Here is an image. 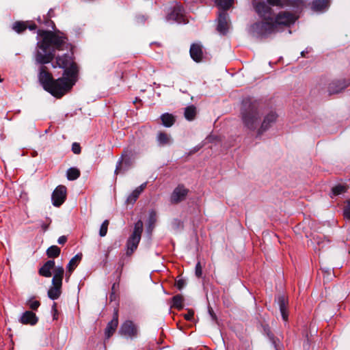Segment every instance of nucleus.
<instances>
[{"instance_id": "1", "label": "nucleus", "mask_w": 350, "mask_h": 350, "mask_svg": "<svg viewBox=\"0 0 350 350\" xmlns=\"http://www.w3.org/2000/svg\"><path fill=\"white\" fill-rule=\"evenodd\" d=\"M240 117L244 129L256 132L258 137L275 122L278 116L272 111L264 115L262 107L257 102L245 99L242 103Z\"/></svg>"}, {"instance_id": "2", "label": "nucleus", "mask_w": 350, "mask_h": 350, "mask_svg": "<svg viewBox=\"0 0 350 350\" xmlns=\"http://www.w3.org/2000/svg\"><path fill=\"white\" fill-rule=\"evenodd\" d=\"M42 40L38 42L35 59L37 64H45L51 62L54 57L55 49L62 50L66 44V38L50 31H40Z\"/></svg>"}, {"instance_id": "3", "label": "nucleus", "mask_w": 350, "mask_h": 350, "mask_svg": "<svg viewBox=\"0 0 350 350\" xmlns=\"http://www.w3.org/2000/svg\"><path fill=\"white\" fill-rule=\"evenodd\" d=\"M44 66H41L38 74V79L44 89L50 92L53 96L60 98L69 91L74 85L73 81L62 77L56 80L53 79L52 75L46 71Z\"/></svg>"}, {"instance_id": "4", "label": "nucleus", "mask_w": 350, "mask_h": 350, "mask_svg": "<svg viewBox=\"0 0 350 350\" xmlns=\"http://www.w3.org/2000/svg\"><path fill=\"white\" fill-rule=\"evenodd\" d=\"M57 66L64 69L63 77H66L69 81H73L74 84L77 81V68L69 54L58 56L56 58Z\"/></svg>"}, {"instance_id": "5", "label": "nucleus", "mask_w": 350, "mask_h": 350, "mask_svg": "<svg viewBox=\"0 0 350 350\" xmlns=\"http://www.w3.org/2000/svg\"><path fill=\"white\" fill-rule=\"evenodd\" d=\"M250 33L256 38H263L275 32V25L273 21H265L255 23L249 29Z\"/></svg>"}, {"instance_id": "6", "label": "nucleus", "mask_w": 350, "mask_h": 350, "mask_svg": "<svg viewBox=\"0 0 350 350\" xmlns=\"http://www.w3.org/2000/svg\"><path fill=\"white\" fill-rule=\"evenodd\" d=\"M143 222L141 219L138 220L134 225V228L131 236L126 242V254L131 255L137 248L138 244L141 240L143 232Z\"/></svg>"}, {"instance_id": "7", "label": "nucleus", "mask_w": 350, "mask_h": 350, "mask_svg": "<svg viewBox=\"0 0 350 350\" xmlns=\"http://www.w3.org/2000/svg\"><path fill=\"white\" fill-rule=\"evenodd\" d=\"M118 334L125 338L134 340L139 335V326L133 321L126 320L121 324Z\"/></svg>"}, {"instance_id": "8", "label": "nucleus", "mask_w": 350, "mask_h": 350, "mask_svg": "<svg viewBox=\"0 0 350 350\" xmlns=\"http://www.w3.org/2000/svg\"><path fill=\"white\" fill-rule=\"evenodd\" d=\"M253 5L257 14L265 21H273L272 9L264 1L254 0Z\"/></svg>"}, {"instance_id": "9", "label": "nucleus", "mask_w": 350, "mask_h": 350, "mask_svg": "<svg viewBox=\"0 0 350 350\" xmlns=\"http://www.w3.org/2000/svg\"><path fill=\"white\" fill-rule=\"evenodd\" d=\"M66 198V187L64 185H59L53 191L51 196L53 204L55 206L62 205Z\"/></svg>"}, {"instance_id": "10", "label": "nucleus", "mask_w": 350, "mask_h": 350, "mask_svg": "<svg viewBox=\"0 0 350 350\" xmlns=\"http://www.w3.org/2000/svg\"><path fill=\"white\" fill-rule=\"evenodd\" d=\"M296 20V17L286 12H282L279 13L275 19H273V23L275 25V29L278 25H289L293 23Z\"/></svg>"}, {"instance_id": "11", "label": "nucleus", "mask_w": 350, "mask_h": 350, "mask_svg": "<svg viewBox=\"0 0 350 350\" xmlns=\"http://www.w3.org/2000/svg\"><path fill=\"white\" fill-rule=\"evenodd\" d=\"M350 84V80H337L329 84L328 92L329 94H338Z\"/></svg>"}, {"instance_id": "12", "label": "nucleus", "mask_w": 350, "mask_h": 350, "mask_svg": "<svg viewBox=\"0 0 350 350\" xmlns=\"http://www.w3.org/2000/svg\"><path fill=\"white\" fill-rule=\"evenodd\" d=\"M187 193L188 189H187L183 185H178L174 189L171 195V202L173 204H177L184 200Z\"/></svg>"}, {"instance_id": "13", "label": "nucleus", "mask_w": 350, "mask_h": 350, "mask_svg": "<svg viewBox=\"0 0 350 350\" xmlns=\"http://www.w3.org/2000/svg\"><path fill=\"white\" fill-rule=\"evenodd\" d=\"M167 21L176 22L178 23H185L183 10L181 6L176 5L166 17Z\"/></svg>"}, {"instance_id": "14", "label": "nucleus", "mask_w": 350, "mask_h": 350, "mask_svg": "<svg viewBox=\"0 0 350 350\" xmlns=\"http://www.w3.org/2000/svg\"><path fill=\"white\" fill-rule=\"evenodd\" d=\"M118 325V311L115 310L111 321H110L105 329V338L109 339L115 332Z\"/></svg>"}, {"instance_id": "15", "label": "nucleus", "mask_w": 350, "mask_h": 350, "mask_svg": "<svg viewBox=\"0 0 350 350\" xmlns=\"http://www.w3.org/2000/svg\"><path fill=\"white\" fill-rule=\"evenodd\" d=\"M228 29V14L223 12L219 14L217 30L222 35H225Z\"/></svg>"}, {"instance_id": "16", "label": "nucleus", "mask_w": 350, "mask_h": 350, "mask_svg": "<svg viewBox=\"0 0 350 350\" xmlns=\"http://www.w3.org/2000/svg\"><path fill=\"white\" fill-rule=\"evenodd\" d=\"M38 318L32 311H25L19 319V321L24 325H34L38 323Z\"/></svg>"}, {"instance_id": "17", "label": "nucleus", "mask_w": 350, "mask_h": 350, "mask_svg": "<svg viewBox=\"0 0 350 350\" xmlns=\"http://www.w3.org/2000/svg\"><path fill=\"white\" fill-rule=\"evenodd\" d=\"M330 5V0H314L311 3V9L317 12H325Z\"/></svg>"}, {"instance_id": "18", "label": "nucleus", "mask_w": 350, "mask_h": 350, "mask_svg": "<svg viewBox=\"0 0 350 350\" xmlns=\"http://www.w3.org/2000/svg\"><path fill=\"white\" fill-rule=\"evenodd\" d=\"M190 55L195 62H200L202 57V50L201 46L198 44H193L190 48Z\"/></svg>"}, {"instance_id": "19", "label": "nucleus", "mask_w": 350, "mask_h": 350, "mask_svg": "<svg viewBox=\"0 0 350 350\" xmlns=\"http://www.w3.org/2000/svg\"><path fill=\"white\" fill-rule=\"evenodd\" d=\"M147 185V183H144L140 186L137 187L127 198L126 202L129 204H133L137 199L138 198L139 196L141 194V193L144 190Z\"/></svg>"}, {"instance_id": "20", "label": "nucleus", "mask_w": 350, "mask_h": 350, "mask_svg": "<svg viewBox=\"0 0 350 350\" xmlns=\"http://www.w3.org/2000/svg\"><path fill=\"white\" fill-rule=\"evenodd\" d=\"M157 142L160 146H169L172 144V137L163 132H159L157 135Z\"/></svg>"}, {"instance_id": "21", "label": "nucleus", "mask_w": 350, "mask_h": 350, "mask_svg": "<svg viewBox=\"0 0 350 350\" xmlns=\"http://www.w3.org/2000/svg\"><path fill=\"white\" fill-rule=\"evenodd\" d=\"M278 305L282 319L286 321L288 320L287 301L284 296L282 295L278 297Z\"/></svg>"}, {"instance_id": "22", "label": "nucleus", "mask_w": 350, "mask_h": 350, "mask_svg": "<svg viewBox=\"0 0 350 350\" xmlns=\"http://www.w3.org/2000/svg\"><path fill=\"white\" fill-rule=\"evenodd\" d=\"M157 222V213L154 210H151L149 212V217L147 221L146 230L148 233H151L154 225Z\"/></svg>"}, {"instance_id": "23", "label": "nucleus", "mask_w": 350, "mask_h": 350, "mask_svg": "<svg viewBox=\"0 0 350 350\" xmlns=\"http://www.w3.org/2000/svg\"><path fill=\"white\" fill-rule=\"evenodd\" d=\"M162 124L165 127L172 126L175 122L174 116L170 113H165L161 116Z\"/></svg>"}, {"instance_id": "24", "label": "nucleus", "mask_w": 350, "mask_h": 350, "mask_svg": "<svg viewBox=\"0 0 350 350\" xmlns=\"http://www.w3.org/2000/svg\"><path fill=\"white\" fill-rule=\"evenodd\" d=\"M183 301H184V299L181 295L178 294L176 295H174L172 298L171 307L175 308L178 310H181L184 306Z\"/></svg>"}, {"instance_id": "25", "label": "nucleus", "mask_w": 350, "mask_h": 350, "mask_svg": "<svg viewBox=\"0 0 350 350\" xmlns=\"http://www.w3.org/2000/svg\"><path fill=\"white\" fill-rule=\"evenodd\" d=\"M55 264H44V265L39 269L40 275L49 278L52 275V269L54 268Z\"/></svg>"}, {"instance_id": "26", "label": "nucleus", "mask_w": 350, "mask_h": 350, "mask_svg": "<svg viewBox=\"0 0 350 350\" xmlns=\"http://www.w3.org/2000/svg\"><path fill=\"white\" fill-rule=\"evenodd\" d=\"M196 115V109L193 105L188 106L185 109V118L189 120H193Z\"/></svg>"}, {"instance_id": "27", "label": "nucleus", "mask_w": 350, "mask_h": 350, "mask_svg": "<svg viewBox=\"0 0 350 350\" xmlns=\"http://www.w3.org/2000/svg\"><path fill=\"white\" fill-rule=\"evenodd\" d=\"M61 288L57 286H52L48 291V296L52 300L57 299L61 295Z\"/></svg>"}, {"instance_id": "28", "label": "nucleus", "mask_w": 350, "mask_h": 350, "mask_svg": "<svg viewBox=\"0 0 350 350\" xmlns=\"http://www.w3.org/2000/svg\"><path fill=\"white\" fill-rule=\"evenodd\" d=\"M66 176L69 180H76L80 176V171L77 168L70 167L67 170Z\"/></svg>"}, {"instance_id": "29", "label": "nucleus", "mask_w": 350, "mask_h": 350, "mask_svg": "<svg viewBox=\"0 0 350 350\" xmlns=\"http://www.w3.org/2000/svg\"><path fill=\"white\" fill-rule=\"evenodd\" d=\"M215 3L219 8L225 12L232 6L233 0H215Z\"/></svg>"}, {"instance_id": "30", "label": "nucleus", "mask_w": 350, "mask_h": 350, "mask_svg": "<svg viewBox=\"0 0 350 350\" xmlns=\"http://www.w3.org/2000/svg\"><path fill=\"white\" fill-rule=\"evenodd\" d=\"M59 253H60V249L56 245L51 246L46 250L47 256L49 258L57 257L59 255Z\"/></svg>"}, {"instance_id": "31", "label": "nucleus", "mask_w": 350, "mask_h": 350, "mask_svg": "<svg viewBox=\"0 0 350 350\" xmlns=\"http://www.w3.org/2000/svg\"><path fill=\"white\" fill-rule=\"evenodd\" d=\"M27 27L23 22H15L12 26V29L18 33L23 31Z\"/></svg>"}, {"instance_id": "32", "label": "nucleus", "mask_w": 350, "mask_h": 350, "mask_svg": "<svg viewBox=\"0 0 350 350\" xmlns=\"http://www.w3.org/2000/svg\"><path fill=\"white\" fill-rule=\"evenodd\" d=\"M346 187L344 185H338L334 187L332 189V194L334 196H337L341 194L346 191Z\"/></svg>"}, {"instance_id": "33", "label": "nucleus", "mask_w": 350, "mask_h": 350, "mask_svg": "<svg viewBox=\"0 0 350 350\" xmlns=\"http://www.w3.org/2000/svg\"><path fill=\"white\" fill-rule=\"evenodd\" d=\"M109 224V221L106 219L101 224L99 230V234L100 237H105L107 234Z\"/></svg>"}, {"instance_id": "34", "label": "nucleus", "mask_w": 350, "mask_h": 350, "mask_svg": "<svg viewBox=\"0 0 350 350\" xmlns=\"http://www.w3.org/2000/svg\"><path fill=\"white\" fill-rule=\"evenodd\" d=\"M350 199L347 200L346 205L343 209V215L346 219L350 220Z\"/></svg>"}, {"instance_id": "35", "label": "nucleus", "mask_w": 350, "mask_h": 350, "mask_svg": "<svg viewBox=\"0 0 350 350\" xmlns=\"http://www.w3.org/2000/svg\"><path fill=\"white\" fill-rule=\"evenodd\" d=\"M52 271H53V276H57V278H63V275H64V269L63 267H54V268H53V269H52Z\"/></svg>"}, {"instance_id": "36", "label": "nucleus", "mask_w": 350, "mask_h": 350, "mask_svg": "<svg viewBox=\"0 0 350 350\" xmlns=\"http://www.w3.org/2000/svg\"><path fill=\"white\" fill-rule=\"evenodd\" d=\"M62 278H57V276H53L52 280L53 286H57L59 288H62Z\"/></svg>"}, {"instance_id": "37", "label": "nucleus", "mask_w": 350, "mask_h": 350, "mask_svg": "<svg viewBox=\"0 0 350 350\" xmlns=\"http://www.w3.org/2000/svg\"><path fill=\"white\" fill-rule=\"evenodd\" d=\"M175 285L178 290H181L186 285V282L184 279L179 278L177 280H176Z\"/></svg>"}, {"instance_id": "38", "label": "nucleus", "mask_w": 350, "mask_h": 350, "mask_svg": "<svg viewBox=\"0 0 350 350\" xmlns=\"http://www.w3.org/2000/svg\"><path fill=\"white\" fill-rule=\"evenodd\" d=\"M288 4L295 7H301L304 5V0H288Z\"/></svg>"}, {"instance_id": "39", "label": "nucleus", "mask_w": 350, "mask_h": 350, "mask_svg": "<svg viewBox=\"0 0 350 350\" xmlns=\"http://www.w3.org/2000/svg\"><path fill=\"white\" fill-rule=\"evenodd\" d=\"M267 336L271 341V342L272 343L273 347L275 348V350H278V340H277L273 334H271V333H268L267 334Z\"/></svg>"}, {"instance_id": "40", "label": "nucleus", "mask_w": 350, "mask_h": 350, "mask_svg": "<svg viewBox=\"0 0 350 350\" xmlns=\"http://www.w3.org/2000/svg\"><path fill=\"white\" fill-rule=\"evenodd\" d=\"M40 305V301L37 300L29 301V306L33 310H36Z\"/></svg>"}, {"instance_id": "41", "label": "nucleus", "mask_w": 350, "mask_h": 350, "mask_svg": "<svg viewBox=\"0 0 350 350\" xmlns=\"http://www.w3.org/2000/svg\"><path fill=\"white\" fill-rule=\"evenodd\" d=\"M267 2L273 6H279V7H283L284 5V3H283L282 0H267Z\"/></svg>"}, {"instance_id": "42", "label": "nucleus", "mask_w": 350, "mask_h": 350, "mask_svg": "<svg viewBox=\"0 0 350 350\" xmlns=\"http://www.w3.org/2000/svg\"><path fill=\"white\" fill-rule=\"evenodd\" d=\"M72 151L75 154H79L81 152V146L79 143L74 142L72 145Z\"/></svg>"}, {"instance_id": "43", "label": "nucleus", "mask_w": 350, "mask_h": 350, "mask_svg": "<svg viewBox=\"0 0 350 350\" xmlns=\"http://www.w3.org/2000/svg\"><path fill=\"white\" fill-rule=\"evenodd\" d=\"M202 266L201 264H196V269H195V274L198 278L201 277L202 275Z\"/></svg>"}, {"instance_id": "44", "label": "nucleus", "mask_w": 350, "mask_h": 350, "mask_svg": "<svg viewBox=\"0 0 350 350\" xmlns=\"http://www.w3.org/2000/svg\"><path fill=\"white\" fill-rule=\"evenodd\" d=\"M82 254L81 253H79L77 254H76L74 257H72L69 262H77V261H79L82 259Z\"/></svg>"}, {"instance_id": "45", "label": "nucleus", "mask_w": 350, "mask_h": 350, "mask_svg": "<svg viewBox=\"0 0 350 350\" xmlns=\"http://www.w3.org/2000/svg\"><path fill=\"white\" fill-rule=\"evenodd\" d=\"M194 312L192 310H189L187 313L184 314V317L187 321H192L193 319Z\"/></svg>"}, {"instance_id": "46", "label": "nucleus", "mask_w": 350, "mask_h": 350, "mask_svg": "<svg viewBox=\"0 0 350 350\" xmlns=\"http://www.w3.org/2000/svg\"><path fill=\"white\" fill-rule=\"evenodd\" d=\"M314 242L318 245H322V247H324V243H325V241L322 240V239L321 237H317V238H314Z\"/></svg>"}, {"instance_id": "47", "label": "nucleus", "mask_w": 350, "mask_h": 350, "mask_svg": "<svg viewBox=\"0 0 350 350\" xmlns=\"http://www.w3.org/2000/svg\"><path fill=\"white\" fill-rule=\"evenodd\" d=\"M122 161H123V160H122V159H121L118 162V164L116 165V170H115V174H118V173H120V172L121 170V165H122Z\"/></svg>"}, {"instance_id": "48", "label": "nucleus", "mask_w": 350, "mask_h": 350, "mask_svg": "<svg viewBox=\"0 0 350 350\" xmlns=\"http://www.w3.org/2000/svg\"><path fill=\"white\" fill-rule=\"evenodd\" d=\"M77 265L78 264H68L69 274H70L72 271L76 269Z\"/></svg>"}, {"instance_id": "49", "label": "nucleus", "mask_w": 350, "mask_h": 350, "mask_svg": "<svg viewBox=\"0 0 350 350\" xmlns=\"http://www.w3.org/2000/svg\"><path fill=\"white\" fill-rule=\"evenodd\" d=\"M66 240H67L66 237L62 236V237H59L57 242L59 244H64L66 243Z\"/></svg>"}, {"instance_id": "50", "label": "nucleus", "mask_w": 350, "mask_h": 350, "mask_svg": "<svg viewBox=\"0 0 350 350\" xmlns=\"http://www.w3.org/2000/svg\"><path fill=\"white\" fill-rule=\"evenodd\" d=\"M122 265H119L117 269H116V273H117V278L119 279L120 277V275H121V272H122Z\"/></svg>"}, {"instance_id": "51", "label": "nucleus", "mask_w": 350, "mask_h": 350, "mask_svg": "<svg viewBox=\"0 0 350 350\" xmlns=\"http://www.w3.org/2000/svg\"><path fill=\"white\" fill-rule=\"evenodd\" d=\"M202 147V145L196 146L190 151V154H193V153L198 152Z\"/></svg>"}, {"instance_id": "52", "label": "nucleus", "mask_w": 350, "mask_h": 350, "mask_svg": "<svg viewBox=\"0 0 350 350\" xmlns=\"http://www.w3.org/2000/svg\"><path fill=\"white\" fill-rule=\"evenodd\" d=\"M321 269L322 270V271L327 273L328 275L330 274V272H331V269L330 268H327V267H321Z\"/></svg>"}, {"instance_id": "53", "label": "nucleus", "mask_w": 350, "mask_h": 350, "mask_svg": "<svg viewBox=\"0 0 350 350\" xmlns=\"http://www.w3.org/2000/svg\"><path fill=\"white\" fill-rule=\"evenodd\" d=\"M118 286H119V281L116 282H114V283L113 284L112 288H111V290H112V293H114V291H115V289H116V286H118Z\"/></svg>"}, {"instance_id": "54", "label": "nucleus", "mask_w": 350, "mask_h": 350, "mask_svg": "<svg viewBox=\"0 0 350 350\" xmlns=\"http://www.w3.org/2000/svg\"><path fill=\"white\" fill-rule=\"evenodd\" d=\"M52 310L54 312H57V304H56V303H53V306H52Z\"/></svg>"}, {"instance_id": "55", "label": "nucleus", "mask_w": 350, "mask_h": 350, "mask_svg": "<svg viewBox=\"0 0 350 350\" xmlns=\"http://www.w3.org/2000/svg\"><path fill=\"white\" fill-rule=\"evenodd\" d=\"M29 29H31V30H34V29H36V25H30V26L29 27Z\"/></svg>"}, {"instance_id": "56", "label": "nucleus", "mask_w": 350, "mask_h": 350, "mask_svg": "<svg viewBox=\"0 0 350 350\" xmlns=\"http://www.w3.org/2000/svg\"><path fill=\"white\" fill-rule=\"evenodd\" d=\"M42 228H43L44 230H46L48 228V226L43 224V225H42Z\"/></svg>"}, {"instance_id": "57", "label": "nucleus", "mask_w": 350, "mask_h": 350, "mask_svg": "<svg viewBox=\"0 0 350 350\" xmlns=\"http://www.w3.org/2000/svg\"><path fill=\"white\" fill-rule=\"evenodd\" d=\"M128 152H129V151H128V150L124 151V154H124V156H125V157H126V156H127V153H128Z\"/></svg>"}, {"instance_id": "58", "label": "nucleus", "mask_w": 350, "mask_h": 350, "mask_svg": "<svg viewBox=\"0 0 350 350\" xmlns=\"http://www.w3.org/2000/svg\"><path fill=\"white\" fill-rule=\"evenodd\" d=\"M301 56H302V57H304V51H302V52L301 53Z\"/></svg>"}, {"instance_id": "59", "label": "nucleus", "mask_w": 350, "mask_h": 350, "mask_svg": "<svg viewBox=\"0 0 350 350\" xmlns=\"http://www.w3.org/2000/svg\"><path fill=\"white\" fill-rule=\"evenodd\" d=\"M46 262H49V263H51V262H54L53 260H48L46 261Z\"/></svg>"}, {"instance_id": "60", "label": "nucleus", "mask_w": 350, "mask_h": 350, "mask_svg": "<svg viewBox=\"0 0 350 350\" xmlns=\"http://www.w3.org/2000/svg\"><path fill=\"white\" fill-rule=\"evenodd\" d=\"M124 162L126 163V164H128L129 163V161H126V159L124 161Z\"/></svg>"}, {"instance_id": "61", "label": "nucleus", "mask_w": 350, "mask_h": 350, "mask_svg": "<svg viewBox=\"0 0 350 350\" xmlns=\"http://www.w3.org/2000/svg\"><path fill=\"white\" fill-rule=\"evenodd\" d=\"M349 210H350V208H349Z\"/></svg>"}, {"instance_id": "62", "label": "nucleus", "mask_w": 350, "mask_h": 350, "mask_svg": "<svg viewBox=\"0 0 350 350\" xmlns=\"http://www.w3.org/2000/svg\"><path fill=\"white\" fill-rule=\"evenodd\" d=\"M349 210H350V208H349Z\"/></svg>"}]
</instances>
